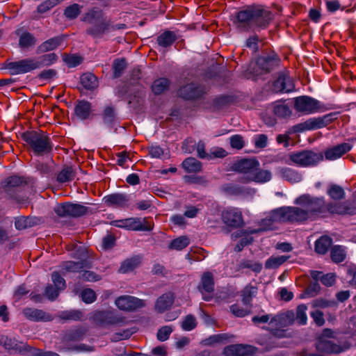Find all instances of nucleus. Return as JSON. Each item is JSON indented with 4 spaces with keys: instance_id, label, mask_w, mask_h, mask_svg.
<instances>
[{
    "instance_id": "obj_38",
    "label": "nucleus",
    "mask_w": 356,
    "mask_h": 356,
    "mask_svg": "<svg viewBox=\"0 0 356 356\" xmlns=\"http://www.w3.org/2000/svg\"><path fill=\"white\" fill-rule=\"evenodd\" d=\"M102 118L104 123L107 126H113L117 121V114L114 107L112 106H106L102 113Z\"/></svg>"
},
{
    "instance_id": "obj_43",
    "label": "nucleus",
    "mask_w": 356,
    "mask_h": 356,
    "mask_svg": "<svg viewBox=\"0 0 356 356\" xmlns=\"http://www.w3.org/2000/svg\"><path fill=\"white\" fill-rule=\"evenodd\" d=\"M332 238L327 236H321L315 242V251L320 254H325L332 244Z\"/></svg>"
},
{
    "instance_id": "obj_59",
    "label": "nucleus",
    "mask_w": 356,
    "mask_h": 356,
    "mask_svg": "<svg viewBox=\"0 0 356 356\" xmlns=\"http://www.w3.org/2000/svg\"><path fill=\"white\" fill-rule=\"evenodd\" d=\"M181 328L185 331H191L196 327L197 321L192 314L187 315L181 323Z\"/></svg>"
},
{
    "instance_id": "obj_50",
    "label": "nucleus",
    "mask_w": 356,
    "mask_h": 356,
    "mask_svg": "<svg viewBox=\"0 0 356 356\" xmlns=\"http://www.w3.org/2000/svg\"><path fill=\"white\" fill-rule=\"evenodd\" d=\"M58 317L65 321H81L83 313L80 310L63 311L59 313Z\"/></svg>"
},
{
    "instance_id": "obj_34",
    "label": "nucleus",
    "mask_w": 356,
    "mask_h": 356,
    "mask_svg": "<svg viewBox=\"0 0 356 356\" xmlns=\"http://www.w3.org/2000/svg\"><path fill=\"white\" fill-rule=\"evenodd\" d=\"M271 178L272 174L269 170H259L258 168L249 178L248 183L254 181L259 184H263L269 181Z\"/></svg>"
},
{
    "instance_id": "obj_53",
    "label": "nucleus",
    "mask_w": 356,
    "mask_h": 356,
    "mask_svg": "<svg viewBox=\"0 0 356 356\" xmlns=\"http://www.w3.org/2000/svg\"><path fill=\"white\" fill-rule=\"evenodd\" d=\"M189 243V238L186 236H182L172 240L169 245V248L176 250H181L187 247Z\"/></svg>"
},
{
    "instance_id": "obj_3",
    "label": "nucleus",
    "mask_w": 356,
    "mask_h": 356,
    "mask_svg": "<svg viewBox=\"0 0 356 356\" xmlns=\"http://www.w3.org/2000/svg\"><path fill=\"white\" fill-rule=\"evenodd\" d=\"M22 138L35 155H44L49 153L53 149L50 138L42 131H26L22 134Z\"/></svg>"
},
{
    "instance_id": "obj_18",
    "label": "nucleus",
    "mask_w": 356,
    "mask_h": 356,
    "mask_svg": "<svg viewBox=\"0 0 356 356\" xmlns=\"http://www.w3.org/2000/svg\"><path fill=\"white\" fill-rule=\"evenodd\" d=\"M22 312L27 319L33 321L48 322L54 319L49 313L39 309L27 307L24 308Z\"/></svg>"
},
{
    "instance_id": "obj_17",
    "label": "nucleus",
    "mask_w": 356,
    "mask_h": 356,
    "mask_svg": "<svg viewBox=\"0 0 356 356\" xmlns=\"http://www.w3.org/2000/svg\"><path fill=\"white\" fill-rule=\"evenodd\" d=\"M103 201L109 207L124 208L128 206L129 199L126 194L116 193L106 195Z\"/></svg>"
},
{
    "instance_id": "obj_49",
    "label": "nucleus",
    "mask_w": 356,
    "mask_h": 356,
    "mask_svg": "<svg viewBox=\"0 0 356 356\" xmlns=\"http://www.w3.org/2000/svg\"><path fill=\"white\" fill-rule=\"evenodd\" d=\"M82 8V6L76 3L70 5L64 10V16L70 20L74 19L80 15Z\"/></svg>"
},
{
    "instance_id": "obj_8",
    "label": "nucleus",
    "mask_w": 356,
    "mask_h": 356,
    "mask_svg": "<svg viewBox=\"0 0 356 356\" xmlns=\"http://www.w3.org/2000/svg\"><path fill=\"white\" fill-rule=\"evenodd\" d=\"M111 224L116 227L134 231H150L152 227L145 219L139 218H129L122 220H113Z\"/></svg>"
},
{
    "instance_id": "obj_14",
    "label": "nucleus",
    "mask_w": 356,
    "mask_h": 356,
    "mask_svg": "<svg viewBox=\"0 0 356 356\" xmlns=\"http://www.w3.org/2000/svg\"><path fill=\"white\" fill-rule=\"evenodd\" d=\"M115 304L120 310L131 312L144 307L145 301L134 296L124 295L116 298Z\"/></svg>"
},
{
    "instance_id": "obj_51",
    "label": "nucleus",
    "mask_w": 356,
    "mask_h": 356,
    "mask_svg": "<svg viewBox=\"0 0 356 356\" xmlns=\"http://www.w3.org/2000/svg\"><path fill=\"white\" fill-rule=\"evenodd\" d=\"M229 339L228 334H218L210 336L203 341L205 346H213L216 343H224Z\"/></svg>"
},
{
    "instance_id": "obj_30",
    "label": "nucleus",
    "mask_w": 356,
    "mask_h": 356,
    "mask_svg": "<svg viewBox=\"0 0 356 356\" xmlns=\"http://www.w3.org/2000/svg\"><path fill=\"white\" fill-rule=\"evenodd\" d=\"M76 170L72 166H64L58 173L57 181L63 184L72 181L76 177Z\"/></svg>"
},
{
    "instance_id": "obj_9",
    "label": "nucleus",
    "mask_w": 356,
    "mask_h": 356,
    "mask_svg": "<svg viewBox=\"0 0 356 356\" xmlns=\"http://www.w3.org/2000/svg\"><path fill=\"white\" fill-rule=\"evenodd\" d=\"M259 166V161L255 159H243L235 162L232 168L234 171L243 174L241 181L248 183L249 178Z\"/></svg>"
},
{
    "instance_id": "obj_28",
    "label": "nucleus",
    "mask_w": 356,
    "mask_h": 356,
    "mask_svg": "<svg viewBox=\"0 0 356 356\" xmlns=\"http://www.w3.org/2000/svg\"><path fill=\"white\" fill-rule=\"evenodd\" d=\"M329 214V203L325 204L322 198L313 199V216L325 217Z\"/></svg>"
},
{
    "instance_id": "obj_10",
    "label": "nucleus",
    "mask_w": 356,
    "mask_h": 356,
    "mask_svg": "<svg viewBox=\"0 0 356 356\" xmlns=\"http://www.w3.org/2000/svg\"><path fill=\"white\" fill-rule=\"evenodd\" d=\"M26 184L27 181L24 177L13 175L6 178L1 183V186L5 193L11 198L19 201L17 193L19 192L22 187L26 186Z\"/></svg>"
},
{
    "instance_id": "obj_42",
    "label": "nucleus",
    "mask_w": 356,
    "mask_h": 356,
    "mask_svg": "<svg viewBox=\"0 0 356 356\" xmlns=\"http://www.w3.org/2000/svg\"><path fill=\"white\" fill-rule=\"evenodd\" d=\"M313 280H320L326 286H331L335 283L336 276L334 273L323 275L319 271H313Z\"/></svg>"
},
{
    "instance_id": "obj_1",
    "label": "nucleus",
    "mask_w": 356,
    "mask_h": 356,
    "mask_svg": "<svg viewBox=\"0 0 356 356\" xmlns=\"http://www.w3.org/2000/svg\"><path fill=\"white\" fill-rule=\"evenodd\" d=\"M273 19L272 13L260 4L243 7L236 16V24L241 31L265 29Z\"/></svg>"
},
{
    "instance_id": "obj_7",
    "label": "nucleus",
    "mask_w": 356,
    "mask_h": 356,
    "mask_svg": "<svg viewBox=\"0 0 356 356\" xmlns=\"http://www.w3.org/2000/svg\"><path fill=\"white\" fill-rule=\"evenodd\" d=\"M88 208L79 204L64 202L58 204L54 208L57 216L62 218H77L86 215L88 212Z\"/></svg>"
},
{
    "instance_id": "obj_47",
    "label": "nucleus",
    "mask_w": 356,
    "mask_h": 356,
    "mask_svg": "<svg viewBox=\"0 0 356 356\" xmlns=\"http://www.w3.org/2000/svg\"><path fill=\"white\" fill-rule=\"evenodd\" d=\"M327 194L334 201H340L345 198V191L343 188L337 184H332L328 190Z\"/></svg>"
},
{
    "instance_id": "obj_4",
    "label": "nucleus",
    "mask_w": 356,
    "mask_h": 356,
    "mask_svg": "<svg viewBox=\"0 0 356 356\" xmlns=\"http://www.w3.org/2000/svg\"><path fill=\"white\" fill-rule=\"evenodd\" d=\"M295 323V313L293 310H287L280 312L270 318L268 328L270 333L279 339L288 337V334L284 327L293 325Z\"/></svg>"
},
{
    "instance_id": "obj_61",
    "label": "nucleus",
    "mask_w": 356,
    "mask_h": 356,
    "mask_svg": "<svg viewBox=\"0 0 356 356\" xmlns=\"http://www.w3.org/2000/svg\"><path fill=\"white\" fill-rule=\"evenodd\" d=\"M51 280L54 286L60 291L63 290L66 286L65 280L58 272H54L51 274Z\"/></svg>"
},
{
    "instance_id": "obj_5",
    "label": "nucleus",
    "mask_w": 356,
    "mask_h": 356,
    "mask_svg": "<svg viewBox=\"0 0 356 356\" xmlns=\"http://www.w3.org/2000/svg\"><path fill=\"white\" fill-rule=\"evenodd\" d=\"M276 217L282 223L302 224L309 218L307 209L295 206H284L278 208Z\"/></svg>"
},
{
    "instance_id": "obj_19",
    "label": "nucleus",
    "mask_w": 356,
    "mask_h": 356,
    "mask_svg": "<svg viewBox=\"0 0 356 356\" xmlns=\"http://www.w3.org/2000/svg\"><path fill=\"white\" fill-rule=\"evenodd\" d=\"M90 320L98 325L115 324L118 322L113 313L109 311H96L91 315Z\"/></svg>"
},
{
    "instance_id": "obj_55",
    "label": "nucleus",
    "mask_w": 356,
    "mask_h": 356,
    "mask_svg": "<svg viewBox=\"0 0 356 356\" xmlns=\"http://www.w3.org/2000/svg\"><path fill=\"white\" fill-rule=\"evenodd\" d=\"M127 67L126 60L124 58L116 59L113 64V76L115 78L120 77Z\"/></svg>"
},
{
    "instance_id": "obj_20",
    "label": "nucleus",
    "mask_w": 356,
    "mask_h": 356,
    "mask_svg": "<svg viewBox=\"0 0 356 356\" xmlns=\"http://www.w3.org/2000/svg\"><path fill=\"white\" fill-rule=\"evenodd\" d=\"M175 301V296L172 292H167L159 296L154 305V309L156 312L162 314L168 310Z\"/></svg>"
},
{
    "instance_id": "obj_52",
    "label": "nucleus",
    "mask_w": 356,
    "mask_h": 356,
    "mask_svg": "<svg viewBox=\"0 0 356 356\" xmlns=\"http://www.w3.org/2000/svg\"><path fill=\"white\" fill-rule=\"evenodd\" d=\"M289 259L288 256L282 255L277 257H270L265 263V267L267 269L277 268L283 264Z\"/></svg>"
},
{
    "instance_id": "obj_37",
    "label": "nucleus",
    "mask_w": 356,
    "mask_h": 356,
    "mask_svg": "<svg viewBox=\"0 0 356 356\" xmlns=\"http://www.w3.org/2000/svg\"><path fill=\"white\" fill-rule=\"evenodd\" d=\"M181 167L185 170L186 172H199L202 171V163L200 161L193 157H188L184 160L181 163Z\"/></svg>"
},
{
    "instance_id": "obj_58",
    "label": "nucleus",
    "mask_w": 356,
    "mask_h": 356,
    "mask_svg": "<svg viewBox=\"0 0 356 356\" xmlns=\"http://www.w3.org/2000/svg\"><path fill=\"white\" fill-rule=\"evenodd\" d=\"M274 114L280 118H286L291 115V111L288 106L285 104H278L273 108Z\"/></svg>"
},
{
    "instance_id": "obj_64",
    "label": "nucleus",
    "mask_w": 356,
    "mask_h": 356,
    "mask_svg": "<svg viewBox=\"0 0 356 356\" xmlns=\"http://www.w3.org/2000/svg\"><path fill=\"white\" fill-rule=\"evenodd\" d=\"M336 302L324 298H317L313 301V307L328 308L336 306Z\"/></svg>"
},
{
    "instance_id": "obj_62",
    "label": "nucleus",
    "mask_w": 356,
    "mask_h": 356,
    "mask_svg": "<svg viewBox=\"0 0 356 356\" xmlns=\"http://www.w3.org/2000/svg\"><path fill=\"white\" fill-rule=\"evenodd\" d=\"M173 329L170 325H165L161 327L157 332V339L160 341H166L170 334L172 332Z\"/></svg>"
},
{
    "instance_id": "obj_24",
    "label": "nucleus",
    "mask_w": 356,
    "mask_h": 356,
    "mask_svg": "<svg viewBox=\"0 0 356 356\" xmlns=\"http://www.w3.org/2000/svg\"><path fill=\"white\" fill-rule=\"evenodd\" d=\"M74 113L76 116L80 120L88 119L92 113V105L88 101H79L74 108Z\"/></svg>"
},
{
    "instance_id": "obj_60",
    "label": "nucleus",
    "mask_w": 356,
    "mask_h": 356,
    "mask_svg": "<svg viewBox=\"0 0 356 356\" xmlns=\"http://www.w3.org/2000/svg\"><path fill=\"white\" fill-rule=\"evenodd\" d=\"M81 298L85 303L90 304L96 300L97 295L92 289H86L81 291Z\"/></svg>"
},
{
    "instance_id": "obj_12",
    "label": "nucleus",
    "mask_w": 356,
    "mask_h": 356,
    "mask_svg": "<svg viewBox=\"0 0 356 356\" xmlns=\"http://www.w3.org/2000/svg\"><path fill=\"white\" fill-rule=\"evenodd\" d=\"M221 218L224 224L232 228H241L244 225V220L240 209L229 207L222 211Z\"/></svg>"
},
{
    "instance_id": "obj_25",
    "label": "nucleus",
    "mask_w": 356,
    "mask_h": 356,
    "mask_svg": "<svg viewBox=\"0 0 356 356\" xmlns=\"http://www.w3.org/2000/svg\"><path fill=\"white\" fill-rule=\"evenodd\" d=\"M289 157L292 162L299 166L306 167L312 163V152L309 151L293 153Z\"/></svg>"
},
{
    "instance_id": "obj_22",
    "label": "nucleus",
    "mask_w": 356,
    "mask_h": 356,
    "mask_svg": "<svg viewBox=\"0 0 356 356\" xmlns=\"http://www.w3.org/2000/svg\"><path fill=\"white\" fill-rule=\"evenodd\" d=\"M87 267V261L85 259L81 258L79 261H66L60 264L61 270L63 273H78L81 272L82 269Z\"/></svg>"
},
{
    "instance_id": "obj_23",
    "label": "nucleus",
    "mask_w": 356,
    "mask_h": 356,
    "mask_svg": "<svg viewBox=\"0 0 356 356\" xmlns=\"http://www.w3.org/2000/svg\"><path fill=\"white\" fill-rule=\"evenodd\" d=\"M351 149V145L348 143H341L333 148L327 150L325 152V156L327 160H335L341 157Z\"/></svg>"
},
{
    "instance_id": "obj_27",
    "label": "nucleus",
    "mask_w": 356,
    "mask_h": 356,
    "mask_svg": "<svg viewBox=\"0 0 356 356\" xmlns=\"http://www.w3.org/2000/svg\"><path fill=\"white\" fill-rule=\"evenodd\" d=\"M0 344L3 346L6 350L13 353H21L23 350L21 344L14 339L9 338L6 336L0 337Z\"/></svg>"
},
{
    "instance_id": "obj_31",
    "label": "nucleus",
    "mask_w": 356,
    "mask_h": 356,
    "mask_svg": "<svg viewBox=\"0 0 356 356\" xmlns=\"http://www.w3.org/2000/svg\"><path fill=\"white\" fill-rule=\"evenodd\" d=\"M337 113H330L322 117L313 118V129L325 127L337 118Z\"/></svg>"
},
{
    "instance_id": "obj_44",
    "label": "nucleus",
    "mask_w": 356,
    "mask_h": 356,
    "mask_svg": "<svg viewBox=\"0 0 356 356\" xmlns=\"http://www.w3.org/2000/svg\"><path fill=\"white\" fill-rule=\"evenodd\" d=\"M330 257L336 264L343 261L346 257V249L341 245H334L331 248Z\"/></svg>"
},
{
    "instance_id": "obj_33",
    "label": "nucleus",
    "mask_w": 356,
    "mask_h": 356,
    "mask_svg": "<svg viewBox=\"0 0 356 356\" xmlns=\"http://www.w3.org/2000/svg\"><path fill=\"white\" fill-rule=\"evenodd\" d=\"M141 263V258L140 256H134L124 260L119 268V272L121 273H127L132 271L137 268Z\"/></svg>"
},
{
    "instance_id": "obj_21",
    "label": "nucleus",
    "mask_w": 356,
    "mask_h": 356,
    "mask_svg": "<svg viewBox=\"0 0 356 356\" xmlns=\"http://www.w3.org/2000/svg\"><path fill=\"white\" fill-rule=\"evenodd\" d=\"M202 94V88L195 83L187 84L181 87L178 95L185 99H193L200 97Z\"/></svg>"
},
{
    "instance_id": "obj_45",
    "label": "nucleus",
    "mask_w": 356,
    "mask_h": 356,
    "mask_svg": "<svg viewBox=\"0 0 356 356\" xmlns=\"http://www.w3.org/2000/svg\"><path fill=\"white\" fill-rule=\"evenodd\" d=\"M81 83L87 90H93L98 86L97 77L92 73H85L81 76Z\"/></svg>"
},
{
    "instance_id": "obj_57",
    "label": "nucleus",
    "mask_w": 356,
    "mask_h": 356,
    "mask_svg": "<svg viewBox=\"0 0 356 356\" xmlns=\"http://www.w3.org/2000/svg\"><path fill=\"white\" fill-rule=\"evenodd\" d=\"M79 279L83 282H96L101 280V276L92 271L81 270Z\"/></svg>"
},
{
    "instance_id": "obj_11",
    "label": "nucleus",
    "mask_w": 356,
    "mask_h": 356,
    "mask_svg": "<svg viewBox=\"0 0 356 356\" xmlns=\"http://www.w3.org/2000/svg\"><path fill=\"white\" fill-rule=\"evenodd\" d=\"M5 68L8 70L12 75L26 74L37 70L34 58L8 62L6 63Z\"/></svg>"
},
{
    "instance_id": "obj_56",
    "label": "nucleus",
    "mask_w": 356,
    "mask_h": 356,
    "mask_svg": "<svg viewBox=\"0 0 356 356\" xmlns=\"http://www.w3.org/2000/svg\"><path fill=\"white\" fill-rule=\"evenodd\" d=\"M277 62V58H270L269 56L263 57L259 59L258 64L261 66L266 72H270L275 64Z\"/></svg>"
},
{
    "instance_id": "obj_63",
    "label": "nucleus",
    "mask_w": 356,
    "mask_h": 356,
    "mask_svg": "<svg viewBox=\"0 0 356 356\" xmlns=\"http://www.w3.org/2000/svg\"><path fill=\"white\" fill-rule=\"evenodd\" d=\"M230 145L234 149H241L245 145L243 137L239 134L231 136Z\"/></svg>"
},
{
    "instance_id": "obj_35",
    "label": "nucleus",
    "mask_w": 356,
    "mask_h": 356,
    "mask_svg": "<svg viewBox=\"0 0 356 356\" xmlns=\"http://www.w3.org/2000/svg\"><path fill=\"white\" fill-rule=\"evenodd\" d=\"M278 208L272 210L266 218H263L260 222L261 228L260 230L264 231L270 229L273 227L274 223H282V221L279 220L276 217L277 211Z\"/></svg>"
},
{
    "instance_id": "obj_2",
    "label": "nucleus",
    "mask_w": 356,
    "mask_h": 356,
    "mask_svg": "<svg viewBox=\"0 0 356 356\" xmlns=\"http://www.w3.org/2000/svg\"><path fill=\"white\" fill-rule=\"evenodd\" d=\"M81 20L90 26L86 29V32L92 38H101L104 33L111 30H115L124 26V24L118 27L111 24V20L107 18L105 13L99 7L89 8L81 17Z\"/></svg>"
},
{
    "instance_id": "obj_40",
    "label": "nucleus",
    "mask_w": 356,
    "mask_h": 356,
    "mask_svg": "<svg viewBox=\"0 0 356 356\" xmlns=\"http://www.w3.org/2000/svg\"><path fill=\"white\" fill-rule=\"evenodd\" d=\"M257 288L252 286L247 285L241 292V295L242 297V302L245 305L252 306V298L257 293Z\"/></svg>"
},
{
    "instance_id": "obj_15",
    "label": "nucleus",
    "mask_w": 356,
    "mask_h": 356,
    "mask_svg": "<svg viewBox=\"0 0 356 356\" xmlns=\"http://www.w3.org/2000/svg\"><path fill=\"white\" fill-rule=\"evenodd\" d=\"M329 213L340 216L355 215L356 213V206L354 202L349 200L345 202H337L329 203Z\"/></svg>"
},
{
    "instance_id": "obj_16",
    "label": "nucleus",
    "mask_w": 356,
    "mask_h": 356,
    "mask_svg": "<svg viewBox=\"0 0 356 356\" xmlns=\"http://www.w3.org/2000/svg\"><path fill=\"white\" fill-rule=\"evenodd\" d=\"M257 348L250 345L234 344L224 348L225 356H252L257 353Z\"/></svg>"
},
{
    "instance_id": "obj_54",
    "label": "nucleus",
    "mask_w": 356,
    "mask_h": 356,
    "mask_svg": "<svg viewBox=\"0 0 356 356\" xmlns=\"http://www.w3.org/2000/svg\"><path fill=\"white\" fill-rule=\"evenodd\" d=\"M294 203L299 205L302 209H307L309 216L312 211V198L309 195H302L296 199Z\"/></svg>"
},
{
    "instance_id": "obj_32",
    "label": "nucleus",
    "mask_w": 356,
    "mask_h": 356,
    "mask_svg": "<svg viewBox=\"0 0 356 356\" xmlns=\"http://www.w3.org/2000/svg\"><path fill=\"white\" fill-rule=\"evenodd\" d=\"M280 175L284 179L291 184L300 182L302 179L300 173L289 168H282L280 170Z\"/></svg>"
},
{
    "instance_id": "obj_39",
    "label": "nucleus",
    "mask_w": 356,
    "mask_h": 356,
    "mask_svg": "<svg viewBox=\"0 0 356 356\" xmlns=\"http://www.w3.org/2000/svg\"><path fill=\"white\" fill-rule=\"evenodd\" d=\"M34 58L36 69H40L42 67L49 66L54 63L57 60L58 56L54 53H50Z\"/></svg>"
},
{
    "instance_id": "obj_13",
    "label": "nucleus",
    "mask_w": 356,
    "mask_h": 356,
    "mask_svg": "<svg viewBox=\"0 0 356 356\" xmlns=\"http://www.w3.org/2000/svg\"><path fill=\"white\" fill-rule=\"evenodd\" d=\"M214 277L211 272H204L200 278L197 290L202 294V299L209 301L213 298L214 291Z\"/></svg>"
},
{
    "instance_id": "obj_29",
    "label": "nucleus",
    "mask_w": 356,
    "mask_h": 356,
    "mask_svg": "<svg viewBox=\"0 0 356 356\" xmlns=\"http://www.w3.org/2000/svg\"><path fill=\"white\" fill-rule=\"evenodd\" d=\"M15 33L19 37V45L21 48H28L35 44L36 39L33 34L27 31L22 32L21 29H17Z\"/></svg>"
},
{
    "instance_id": "obj_6",
    "label": "nucleus",
    "mask_w": 356,
    "mask_h": 356,
    "mask_svg": "<svg viewBox=\"0 0 356 356\" xmlns=\"http://www.w3.org/2000/svg\"><path fill=\"white\" fill-rule=\"evenodd\" d=\"M334 331L329 328L323 330L321 334L317 337L316 348L318 350L327 354H339L343 351V348L339 344L330 341L334 337Z\"/></svg>"
},
{
    "instance_id": "obj_41",
    "label": "nucleus",
    "mask_w": 356,
    "mask_h": 356,
    "mask_svg": "<svg viewBox=\"0 0 356 356\" xmlns=\"http://www.w3.org/2000/svg\"><path fill=\"white\" fill-rule=\"evenodd\" d=\"M62 39L59 37L50 38L42 42L38 47V53H44L56 49L61 43Z\"/></svg>"
},
{
    "instance_id": "obj_36",
    "label": "nucleus",
    "mask_w": 356,
    "mask_h": 356,
    "mask_svg": "<svg viewBox=\"0 0 356 356\" xmlns=\"http://www.w3.org/2000/svg\"><path fill=\"white\" fill-rule=\"evenodd\" d=\"M295 108L298 112L310 113L312 111V99L307 96L296 97Z\"/></svg>"
},
{
    "instance_id": "obj_26",
    "label": "nucleus",
    "mask_w": 356,
    "mask_h": 356,
    "mask_svg": "<svg viewBox=\"0 0 356 356\" xmlns=\"http://www.w3.org/2000/svg\"><path fill=\"white\" fill-rule=\"evenodd\" d=\"M177 39V37L175 32L165 31L157 37L156 42L160 47L167 48L170 47Z\"/></svg>"
},
{
    "instance_id": "obj_46",
    "label": "nucleus",
    "mask_w": 356,
    "mask_h": 356,
    "mask_svg": "<svg viewBox=\"0 0 356 356\" xmlns=\"http://www.w3.org/2000/svg\"><path fill=\"white\" fill-rule=\"evenodd\" d=\"M170 81L166 78H159L155 80L152 86V90L155 95H160L168 89Z\"/></svg>"
},
{
    "instance_id": "obj_48",
    "label": "nucleus",
    "mask_w": 356,
    "mask_h": 356,
    "mask_svg": "<svg viewBox=\"0 0 356 356\" xmlns=\"http://www.w3.org/2000/svg\"><path fill=\"white\" fill-rule=\"evenodd\" d=\"M307 310V307L304 305H300L297 307L296 311L295 313V323H296L299 325H304L307 324V316L306 312Z\"/></svg>"
}]
</instances>
